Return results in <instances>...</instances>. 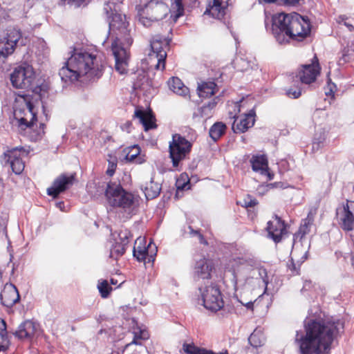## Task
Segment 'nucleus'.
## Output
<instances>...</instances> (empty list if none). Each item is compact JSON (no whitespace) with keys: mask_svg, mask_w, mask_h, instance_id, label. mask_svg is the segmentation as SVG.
Here are the masks:
<instances>
[{"mask_svg":"<svg viewBox=\"0 0 354 354\" xmlns=\"http://www.w3.org/2000/svg\"><path fill=\"white\" fill-rule=\"evenodd\" d=\"M305 334L297 332V342L301 354H329L335 335L343 328L337 320L307 318L304 321Z\"/></svg>","mask_w":354,"mask_h":354,"instance_id":"1","label":"nucleus"},{"mask_svg":"<svg viewBox=\"0 0 354 354\" xmlns=\"http://www.w3.org/2000/svg\"><path fill=\"white\" fill-rule=\"evenodd\" d=\"M104 12L108 19L109 29L115 31L118 30L120 34L124 35L122 39L120 35L117 34L115 40L112 43L111 50L115 58V70L120 74H124L127 72L129 48L132 42L127 30V24L125 21V15L118 12V5L122 3L123 0H105Z\"/></svg>","mask_w":354,"mask_h":354,"instance_id":"2","label":"nucleus"},{"mask_svg":"<svg viewBox=\"0 0 354 354\" xmlns=\"http://www.w3.org/2000/svg\"><path fill=\"white\" fill-rule=\"evenodd\" d=\"M102 75V65L97 62L96 56L82 50H75L59 71L62 80L66 83L91 81Z\"/></svg>","mask_w":354,"mask_h":354,"instance_id":"3","label":"nucleus"},{"mask_svg":"<svg viewBox=\"0 0 354 354\" xmlns=\"http://www.w3.org/2000/svg\"><path fill=\"white\" fill-rule=\"evenodd\" d=\"M272 32L279 44L302 41L310 32L309 21L297 12L277 13L272 17Z\"/></svg>","mask_w":354,"mask_h":354,"instance_id":"4","label":"nucleus"},{"mask_svg":"<svg viewBox=\"0 0 354 354\" xmlns=\"http://www.w3.org/2000/svg\"><path fill=\"white\" fill-rule=\"evenodd\" d=\"M88 192L93 196L97 197L104 194L108 204L113 207H119L130 215L134 209L135 197L124 191L120 184L105 182L93 183L87 185Z\"/></svg>","mask_w":354,"mask_h":354,"instance_id":"5","label":"nucleus"},{"mask_svg":"<svg viewBox=\"0 0 354 354\" xmlns=\"http://www.w3.org/2000/svg\"><path fill=\"white\" fill-rule=\"evenodd\" d=\"M198 301L207 310L217 312L224 306L219 287L214 283L198 288Z\"/></svg>","mask_w":354,"mask_h":354,"instance_id":"6","label":"nucleus"},{"mask_svg":"<svg viewBox=\"0 0 354 354\" xmlns=\"http://www.w3.org/2000/svg\"><path fill=\"white\" fill-rule=\"evenodd\" d=\"M236 266L233 265V277L236 283L241 280H247L248 278L257 277L259 276L262 280L266 287L268 284L267 271L263 268H252L245 261L239 259L234 261Z\"/></svg>","mask_w":354,"mask_h":354,"instance_id":"7","label":"nucleus"},{"mask_svg":"<svg viewBox=\"0 0 354 354\" xmlns=\"http://www.w3.org/2000/svg\"><path fill=\"white\" fill-rule=\"evenodd\" d=\"M192 147V144L181 135L176 133L172 136L169 149L174 167H178L180 162L186 158L191 151Z\"/></svg>","mask_w":354,"mask_h":354,"instance_id":"8","label":"nucleus"},{"mask_svg":"<svg viewBox=\"0 0 354 354\" xmlns=\"http://www.w3.org/2000/svg\"><path fill=\"white\" fill-rule=\"evenodd\" d=\"M170 41L171 38L160 35H155L151 41V53L149 54V59L151 62H157L155 65L157 70H163L165 67L166 49L169 48Z\"/></svg>","mask_w":354,"mask_h":354,"instance_id":"9","label":"nucleus"},{"mask_svg":"<svg viewBox=\"0 0 354 354\" xmlns=\"http://www.w3.org/2000/svg\"><path fill=\"white\" fill-rule=\"evenodd\" d=\"M35 80V71L32 66L24 63L16 67L10 74V81L16 88H28Z\"/></svg>","mask_w":354,"mask_h":354,"instance_id":"10","label":"nucleus"},{"mask_svg":"<svg viewBox=\"0 0 354 354\" xmlns=\"http://www.w3.org/2000/svg\"><path fill=\"white\" fill-rule=\"evenodd\" d=\"M21 37V32L15 27H10L0 35V60L4 61L15 51L17 42Z\"/></svg>","mask_w":354,"mask_h":354,"instance_id":"11","label":"nucleus"},{"mask_svg":"<svg viewBox=\"0 0 354 354\" xmlns=\"http://www.w3.org/2000/svg\"><path fill=\"white\" fill-rule=\"evenodd\" d=\"M311 64H304L299 69L296 77L299 78V81L304 84H310L315 82L317 76L320 73V67L318 63L317 57H314Z\"/></svg>","mask_w":354,"mask_h":354,"instance_id":"12","label":"nucleus"},{"mask_svg":"<svg viewBox=\"0 0 354 354\" xmlns=\"http://www.w3.org/2000/svg\"><path fill=\"white\" fill-rule=\"evenodd\" d=\"M157 247L152 242H149L147 247L145 246V242L144 239L138 238L135 241V245L133 247V256L139 261H145L148 257L149 261H154V257L156 255Z\"/></svg>","mask_w":354,"mask_h":354,"instance_id":"13","label":"nucleus"},{"mask_svg":"<svg viewBox=\"0 0 354 354\" xmlns=\"http://www.w3.org/2000/svg\"><path fill=\"white\" fill-rule=\"evenodd\" d=\"M339 225L343 230L351 232L354 230V203L344 204L337 209Z\"/></svg>","mask_w":354,"mask_h":354,"instance_id":"14","label":"nucleus"},{"mask_svg":"<svg viewBox=\"0 0 354 354\" xmlns=\"http://www.w3.org/2000/svg\"><path fill=\"white\" fill-rule=\"evenodd\" d=\"M167 6L165 3L158 0H151L144 8V13L147 15V18L151 21L162 19L167 15Z\"/></svg>","mask_w":354,"mask_h":354,"instance_id":"15","label":"nucleus"},{"mask_svg":"<svg viewBox=\"0 0 354 354\" xmlns=\"http://www.w3.org/2000/svg\"><path fill=\"white\" fill-rule=\"evenodd\" d=\"M266 230L269 236L275 243L280 242L283 236L287 233L284 221L277 215L274 216L272 221L268 222Z\"/></svg>","mask_w":354,"mask_h":354,"instance_id":"16","label":"nucleus"},{"mask_svg":"<svg viewBox=\"0 0 354 354\" xmlns=\"http://www.w3.org/2000/svg\"><path fill=\"white\" fill-rule=\"evenodd\" d=\"M73 175H60L54 180L53 185L47 189L48 195L54 198H57L60 193L67 189L69 185H73Z\"/></svg>","mask_w":354,"mask_h":354,"instance_id":"17","label":"nucleus"},{"mask_svg":"<svg viewBox=\"0 0 354 354\" xmlns=\"http://www.w3.org/2000/svg\"><path fill=\"white\" fill-rule=\"evenodd\" d=\"M24 102L28 111L25 114V117H20L19 115L21 113V111L15 109L14 111L15 118L18 120L19 126L21 128L25 127L26 128L32 129L35 121H37L36 113L33 111L34 106L31 102H26L25 100Z\"/></svg>","mask_w":354,"mask_h":354,"instance_id":"18","label":"nucleus"},{"mask_svg":"<svg viewBox=\"0 0 354 354\" xmlns=\"http://www.w3.org/2000/svg\"><path fill=\"white\" fill-rule=\"evenodd\" d=\"M19 299V295L17 288L12 283H6L0 294V300L2 305L10 308Z\"/></svg>","mask_w":354,"mask_h":354,"instance_id":"19","label":"nucleus"},{"mask_svg":"<svg viewBox=\"0 0 354 354\" xmlns=\"http://www.w3.org/2000/svg\"><path fill=\"white\" fill-rule=\"evenodd\" d=\"M134 118L139 120V123L143 126L145 131L156 128L155 116L150 109L145 110L142 108H136Z\"/></svg>","mask_w":354,"mask_h":354,"instance_id":"20","label":"nucleus"},{"mask_svg":"<svg viewBox=\"0 0 354 354\" xmlns=\"http://www.w3.org/2000/svg\"><path fill=\"white\" fill-rule=\"evenodd\" d=\"M255 111L250 110L249 113H245L243 118L239 120L236 118L233 124L232 130L235 133L245 132L249 128L254 126L255 122Z\"/></svg>","mask_w":354,"mask_h":354,"instance_id":"21","label":"nucleus"},{"mask_svg":"<svg viewBox=\"0 0 354 354\" xmlns=\"http://www.w3.org/2000/svg\"><path fill=\"white\" fill-rule=\"evenodd\" d=\"M38 328L39 325L37 323L26 320L19 326L13 335L19 339H30L37 333Z\"/></svg>","mask_w":354,"mask_h":354,"instance_id":"22","label":"nucleus"},{"mask_svg":"<svg viewBox=\"0 0 354 354\" xmlns=\"http://www.w3.org/2000/svg\"><path fill=\"white\" fill-rule=\"evenodd\" d=\"M212 268V262L206 259H201L196 261L194 271V278L196 280L209 279Z\"/></svg>","mask_w":354,"mask_h":354,"instance_id":"23","label":"nucleus"},{"mask_svg":"<svg viewBox=\"0 0 354 354\" xmlns=\"http://www.w3.org/2000/svg\"><path fill=\"white\" fill-rule=\"evenodd\" d=\"M227 6V0H212L207 8L205 14H208L215 19H221L226 14Z\"/></svg>","mask_w":354,"mask_h":354,"instance_id":"24","label":"nucleus"},{"mask_svg":"<svg viewBox=\"0 0 354 354\" xmlns=\"http://www.w3.org/2000/svg\"><path fill=\"white\" fill-rule=\"evenodd\" d=\"M250 162L254 171L259 172L261 174L268 173V159L265 155H254Z\"/></svg>","mask_w":354,"mask_h":354,"instance_id":"25","label":"nucleus"},{"mask_svg":"<svg viewBox=\"0 0 354 354\" xmlns=\"http://www.w3.org/2000/svg\"><path fill=\"white\" fill-rule=\"evenodd\" d=\"M169 89L174 93L181 96H186L189 93V88L185 86L180 79L172 77L167 82Z\"/></svg>","mask_w":354,"mask_h":354,"instance_id":"26","label":"nucleus"},{"mask_svg":"<svg viewBox=\"0 0 354 354\" xmlns=\"http://www.w3.org/2000/svg\"><path fill=\"white\" fill-rule=\"evenodd\" d=\"M132 323L135 325L132 327L133 339L131 343L126 345V349L128 348L131 344L140 345L141 343L138 342V339L145 340L147 339L149 337L148 331L146 329L140 327L134 319H132Z\"/></svg>","mask_w":354,"mask_h":354,"instance_id":"27","label":"nucleus"},{"mask_svg":"<svg viewBox=\"0 0 354 354\" xmlns=\"http://www.w3.org/2000/svg\"><path fill=\"white\" fill-rule=\"evenodd\" d=\"M217 85L214 82H203L198 86V93L199 97L207 98L217 92Z\"/></svg>","mask_w":354,"mask_h":354,"instance_id":"28","label":"nucleus"},{"mask_svg":"<svg viewBox=\"0 0 354 354\" xmlns=\"http://www.w3.org/2000/svg\"><path fill=\"white\" fill-rule=\"evenodd\" d=\"M28 154V150L25 149L24 147H17L7 150L3 154V160L5 162H9L17 159H22L24 157L27 156Z\"/></svg>","mask_w":354,"mask_h":354,"instance_id":"29","label":"nucleus"},{"mask_svg":"<svg viewBox=\"0 0 354 354\" xmlns=\"http://www.w3.org/2000/svg\"><path fill=\"white\" fill-rule=\"evenodd\" d=\"M142 189L147 200L153 199L157 197L161 190V187L159 183H155L152 179L146 183L145 185H142Z\"/></svg>","mask_w":354,"mask_h":354,"instance_id":"30","label":"nucleus"},{"mask_svg":"<svg viewBox=\"0 0 354 354\" xmlns=\"http://www.w3.org/2000/svg\"><path fill=\"white\" fill-rule=\"evenodd\" d=\"M225 130L226 125L221 122H217L211 127L209 134L214 141H216L225 133Z\"/></svg>","mask_w":354,"mask_h":354,"instance_id":"31","label":"nucleus"},{"mask_svg":"<svg viewBox=\"0 0 354 354\" xmlns=\"http://www.w3.org/2000/svg\"><path fill=\"white\" fill-rule=\"evenodd\" d=\"M314 222V216L311 212H309L307 217L302 220L301 225L298 231V236L302 239L306 234H308L311 226Z\"/></svg>","mask_w":354,"mask_h":354,"instance_id":"32","label":"nucleus"},{"mask_svg":"<svg viewBox=\"0 0 354 354\" xmlns=\"http://www.w3.org/2000/svg\"><path fill=\"white\" fill-rule=\"evenodd\" d=\"M184 351L187 354H228L227 351L225 353H215L212 351L207 350L205 348H199L191 344L185 343L183 346Z\"/></svg>","mask_w":354,"mask_h":354,"instance_id":"33","label":"nucleus"},{"mask_svg":"<svg viewBox=\"0 0 354 354\" xmlns=\"http://www.w3.org/2000/svg\"><path fill=\"white\" fill-rule=\"evenodd\" d=\"M218 97L205 104L199 109L200 115L203 118H209L212 115V111L218 104Z\"/></svg>","mask_w":354,"mask_h":354,"instance_id":"34","label":"nucleus"},{"mask_svg":"<svg viewBox=\"0 0 354 354\" xmlns=\"http://www.w3.org/2000/svg\"><path fill=\"white\" fill-rule=\"evenodd\" d=\"M125 250L126 247L118 243V241L117 239H114V243L112 244L110 249L109 257L116 260L124 254Z\"/></svg>","mask_w":354,"mask_h":354,"instance_id":"35","label":"nucleus"},{"mask_svg":"<svg viewBox=\"0 0 354 354\" xmlns=\"http://www.w3.org/2000/svg\"><path fill=\"white\" fill-rule=\"evenodd\" d=\"M134 88L140 89L144 92L150 93V89L152 86L151 81L148 77L142 75V77L138 79L137 81L133 84Z\"/></svg>","mask_w":354,"mask_h":354,"instance_id":"36","label":"nucleus"},{"mask_svg":"<svg viewBox=\"0 0 354 354\" xmlns=\"http://www.w3.org/2000/svg\"><path fill=\"white\" fill-rule=\"evenodd\" d=\"M250 345L254 348L261 346L264 344V337L260 330H254L248 338Z\"/></svg>","mask_w":354,"mask_h":354,"instance_id":"37","label":"nucleus"},{"mask_svg":"<svg viewBox=\"0 0 354 354\" xmlns=\"http://www.w3.org/2000/svg\"><path fill=\"white\" fill-rule=\"evenodd\" d=\"M140 153V149L138 145L132 146L129 151L126 155V160L129 162H136L138 163H141L142 160H140L138 157Z\"/></svg>","mask_w":354,"mask_h":354,"instance_id":"38","label":"nucleus"},{"mask_svg":"<svg viewBox=\"0 0 354 354\" xmlns=\"http://www.w3.org/2000/svg\"><path fill=\"white\" fill-rule=\"evenodd\" d=\"M235 68L241 71H247L252 68L253 63L242 57H237L234 62Z\"/></svg>","mask_w":354,"mask_h":354,"instance_id":"39","label":"nucleus"},{"mask_svg":"<svg viewBox=\"0 0 354 354\" xmlns=\"http://www.w3.org/2000/svg\"><path fill=\"white\" fill-rule=\"evenodd\" d=\"M10 165L12 171L16 174H20L24 169L25 165L22 159H17L9 162H6Z\"/></svg>","mask_w":354,"mask_h":354,"instance_id":"40","label":"nucleus"},{"mask_svg":"<svg viewBox=\"0 0 354 354\" xmlns=\"http://www.w3.org/2000/svg\"><path fill=\"white\" fill-rule=\"evenodd\" d=\"M97 288L102 298L108 297L112 290V288L109 286L106 280L100 281L97 284Z\"/></svg>","mask_w":354,"mask_h":354,"instance_id":"41","label":"nucleus"},{"mask_svg":"<svg viewBox=\"0 0 354 354\" xmlns=\"http://www.w3.org/2000/svg\"><path fill=\"white\" fill-rule=\"evenodd\" d=\"M131 237V234L127 230H120L118 234V237L114 239H117L118 241V243L127 247L128 243H129V239Z\"/></svg>","mask_w":354,"mask_h":354,"instance_id":"42","label":"nucleus"},{"mask_svg":"<svg viewBox=\"0 0 354 354\" xmlns=\"http://www.w3.org/2000/svg\"><path fill=\"white\" fill-rule=\"evenodd\" d=\"M45 127H46L45 124L43 122H41L39 124V129H37L36 130H33L32 133L30 135V139L35 142L40 140L45 134V131H44Z\"/></svg>","mask_w":354,"mask_h":354,"instance_id":"43","label":"nucleus"},{"mask_svg":"<svg viewBox=\"0 0 354 354\" xmlns=\"http://www.w3.org/2000/svg\"><path fill=\"white\" fill-rule=\"evenodd\" d=\"M336 21L339 26H345L348 31L352 32L354 30V26L351 21L350 19H348L345 15H339L336 18Z\"/></svg>","mask_w":354,"mask_h":354,"instance_id":"44","label":"nucleus"},{"mask_svg":"<svg viewBox=\"0 0 354 354\" xmlns=\"http://www.w3.org/2000/svg\"><path fill=\"white\" fill-rule=\"evenodd\" d=\"M108 168L106 170L107 175L112 176L117 168V159L115 157H110V159L108 160Z\"/></svg>","mask_w":354,"mask_h":354,"instance_id":"45","label":"nucleus"},{"mask_svg":"<svg viewBox=\"0 0 354 354\" xmlns=\"http://www.w3.org/2000/svg\"><path fill=\"white\" fill-rule=\"evenodd\" d=\"M257 204V201L255 198H252L250 195H248L245 198L241 203L242 206L245 207H252Z\"/></svg>","mask_w":354,"mask_h":354,"instance_id":"46","label":"nucleus"},{"mask_svg":"<svg viewBox=\"0 0 354 354\" xmlns=\"http://www.w3.org/2000/svg\"><path fill=\"white\" fill-rule=\"evenodd\" d=\"M0 336L3 339H8L7 324L3 319H0Z\"/></svg>","mask_w":354,"mask_h":354,"instance_id":"47","label":"nucleus"},{"mask_svg":"<svg viewBox=\"0 0 354 354\" xmlns=\"http://www.w3.org/2000/svg\"><path fill=\"white\" fill-rule=\"evenodd\" d=\"M326 140V134L323 133L322 135H320L319 138L315 137L314 138V141L313 143V149H318L320 145H323L324 140Z\"/></svg>","mask_w":354,"mask_h":354,"instance_id":"48","label":"nucleus"},{"mask_svg":"<svg viewBox=\"0 0 354 354\" xmlns=\"http://www.w3.org/2000/svg\"><path fill=\"white\" fill-rule=\"evenodd\" d=\"M189 234L192 236H198L201 243L207 244V242L205 240L203 236L200 233L198 230H194L191 226L189 227Z\"/></svg>","mask_w":354,"mask_h":354,"instance_id":"49","label":"nucleus"},{"mask_svg":"<svg viewBox=\"0 0 354 354\" xmlns=\"http://www.w3.org/2000/svg\"><path fill=\"white\" fill-rule=\"evenodd\" d=\"M286 95L293 99H297L301 95V91L299 88H289L286 91Z\"/></svg>","mask_w":354,"mask_h":354,"instance_id":"50","label":"nucleus"},{"mask_svg":"<svg viewBox=\"0 0 354 354\" xmlns=\"http://www.w3.org/2000/svg\"><path fill=\"white\" fill-rule=\"evenodd\" d=\"M64 1L68 5L71 6H74L75 8H79L84 3H86L87 0H62Z\"/></svg>","mask_w":354,"mask_h":354,"instance_id":"51","label":"nucleus"},{"mask_svg":"<svg viewBox=\"0 0 354 354\" xmlns=\"http://www.w3.org/2000/svg\"><path fill=\"white\" fill-rule=\"evenodd\" d=\"M348 52H349L348 49H346V48L344 49V50L342 52V55L338 61L339 64H343L349 61L350 57H349Z\"/></svg>","mask_w":354,"mask_h":354,"instance_id":"52","label":"nucleus"},{"mask_svg":"<svg viewBox=\"0 0 354 354\" xmlns=\"http://www.w3.org/2000/svg\"><path fill=\"white\" fill-rule=\"evenodd\" d=\"M171 5L174 8H176V10L180 12L183 11V5L182 3V0H171Z\"/></svg>","mask_w":354,"mask_h":354,"instance_id":"53","label":"nucleus"},{"mask_svg":"<svg viewBox=\"0 0 354 354\" xmlns=\"http://www.w3.org/2000/svg\"><path fill=\"white\" fill-rule=\"evenodd\" d=\"M286 5H296L299 3V0H281Z\"/></svg>","mask_w":354,"mask_h":354,"instance_id":"54","label":"nucleus"},{"mask_svg":"<svg viewBox=\"0 0 354 354\" xmlns=\"http://www.w3.org/2000/svg\"><path fill=\"white\" fill-rule=\"evenodd\" d=\"M292 261H293V259L292 258ZM289 268L292 270L295 273L298 274L297 268L296 267V265L294 263L293 261H292L291 264L288 266Z\"/></svg>","mask_w":354,"mask_h":354,"instance_id":"55","label":"nucleus"},{"mask_svg":"<svg viewBox=\"0 0 354 354\" xmlns=\"http://www.w3.org/2000/svg\"><path fill=\"white\" fill-rule=\"evenodd\" d=\"M132 125V123L131 122H127L125 124H124V127L127 131L128 133H130L131 132V130H130V127Z\"/></svg>","mask_w":354,"mask_h":354,"instance_id":"56","label":"nucleus"},{"mask_svg":"<svg viewBox=\"0 0 354 354\" xmlns=\"http://www.w3.org/2000/svg\"><path fill=\"white\" fill-rule=\"evenodd\" d=\"M243 305L245 306L248 309H252L253 308V302L252 301H249V302H248V303H246L245 304H243Z\"/></svg>","mask_w":354,"mask_h":354,"instance_id":"57","label":"nucleus"},{"mask_svg":"<svg viewBox=\"0 0 354 354\" xmlns=\"http://www.w3.org/2000/svg\"><path fill=\"white\" fill-rule=\"evenodd\" d=\"M279 0H259V3H275Z\"/></svg>","mask_w":354,"mask_h":354,"instance_id":"58","label":"nucleus"},{"mask_svg":"<svg viewBox=\"0 0 354 354\" xmlns=\"http://www.w3.org/2000/svg\"><path fill=\"white\" fill-rule=\"evenodd\" d=\"M265 175L268 176V180H272V179H273V178H274V174H273L270 173L268 170V173H266Z\"/></svg>","mask_w":354,"mask_h":354,"instance_id":"59","label":"nucleus"},{"mask_svg":"<svg viewBox=\"0 0 354 354\" xmlns=\"http://www.w3.org/2000/svg\"><path fill=\"white\" fill-rule=\"evenodd\" d=\"M335 254L336 257L338 259L342 256V252H339V251H337V252H335Z\"/></svg>","mask_w":354,"mask_h":354,"instance_id":"60","label":"nucleus"},{"mask_svg":"<svg viewBox=\"0 0 354 354\" xmlns=\"http://www.w3.org/2000/svg\"><path fill=\"white\" fill-rule=\"evenodd\" d=\"M111 283L113 285L117 284V280H115L114 279H111Z\"/></svg>","mask_w":354,"mask_h":354,"instance_id":"61","label":"nucleus"},{"mask_svg":"<svg viewBox=\"0 0 354 354\" xmlns=\"http://www.w3.org/2000/svg\"><path fill=\"white\" fill-rule=\"evenodd\" d=\"M6 349V347L3 345L0 344V352L2 351H5Z\"/></svg>","mask_w":354,"mask_h":354,"instance_id":"62","label":"nucleus"},{"mask_svg":"<svg viewBox=\"0 0 354 354\" xmlns=\"http://www.w3.org/2000/svg\"><path fill=\"white\" fill-rule=\"evenodd\" d=\"M57 205L58 207L62 209V206L64 205V203H57Z\"/></svg>","mask_w":354,"mask_h":354,"instance_id":"63","label":"nucleus"},{"mask_svg":"<svg viewBox=\"0 0 354 354\" xmlns=\"http://www.w3.org/2000/svg\"><path fill=\"white\" fill-rule=\"evenodd\" d=\"M111 354H120L119 351H113Z\"/></svg>","mask_w":354,"mask_h":354,"instance_id":"64","label":"nucleus"}]
</instances>
